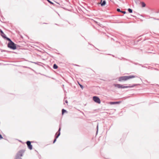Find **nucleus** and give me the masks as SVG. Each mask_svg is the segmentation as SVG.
<instances>
[{
    "label": "nucleus",
    "mask_w": 159,
    "mask_h": 159,
    "mask_svg": "<svg viewBox=\"0 0 159 159\" xmlns=\"http://www.w3.org/2000/svg\"><path fill=\"white\" fill-rule=\"evenodd\" d=\"M150 18L153 19L154 20H159V19H157V18H155L154 17H150Z\"/></svg>",
    "instance_id": "aec40b11"
},
{
    "label": "nucleus",
    "mask_w": 159,
    "mask_h": 159,
    "mask_svg": "<svg viewBox=\"0 0 159 159\" xmlns=\"http://www.w3.org/2000/svg\"><path fill=\"white\" fill-rule=\"evenodd\" d=\"M139 84H133L132 85L130 86V84H129V86H124L123 85V89L126 88H133L136 85H139Z\"/></svg>",
    "instance_id": "0eeeda50"
},
{
    "label": "nucleus",
    "mask_w": 159,
    "mask_h": 159,
    "mask_svg": "<svg viewBox=\"0 0 159 159\" xmlns=\"http://www.w3.org/2000/svg\"><path fill=\"white\" fill-rule=\"evenodd\" d=\"M117 11H118V12H121L124 14H125L126 13V12L125 11H121L120 9L119 8H117Z\"/></svg>",
    "instance_id": "9b49d317"
},
{
    "label": "nucleus",
    "mask_w": 159,
    "mask_h": 159,
    "mask_svg": "<svg viewBox=\"0 0 159 159\" xmlns=\"http://www.w3.org/2000/svg\"><path fill=\"white\" fill-rule=\"evenodd\" d=\"M128 11L129 13H131L133 12V10L130 8H128Z\"/></svg>",
    "instance_id": "dca6fc26"
},
{
    "label": "nucleus",
    "mask_w": 159,
    "mask_h": 159,
    "mask_svg": "<svg viewBox=\"0 0 159 159\" xmlns=\"http://www.w3.org/2000/svg\"><path fill=\"white\" fill-rule=\"evenodd\" d=\"M25 150L21 149L20 150L16 153L14 159H22L21 157H22L25 152Z\"/></svg>",
    "instance_id": "f03ea898"
},
{
    "label": "nucleus",
    "mask_w": 159,
    "mask_h": 159,
    "mask_svg": "<svg viewBox=\"0 0 159 159\" xmlns=\"http://www.w3.org/2000/svg\"><path fill=\"white\" fill-rule=\"evenodd\" d=\"M53 69H56L58 68V66L56 64H53Z\"/></svg>",
    "instance_id": "4468645a"
},
{
    "label": "nucleus",
    "mask_w": 159,
    "mask_h": 159,
    "mask_svg": "<svg viewBox=\"0 0 159 159\" xmlns=\"http://www.w3.org/2000/svg\"><path fill=\"white\" fill-rule=\"evenodd\" d=\"M1 34L2 36L4 39H6L8 41H10V39H9V38H8L7 37H6V36L5 34L3 33V32H2V31L1 30Z\"/></svg>",
    "instance_id": "6e6552de"
},
{
    "label": "nucleus",
    "mask_w": 159,
    "mask_h": 159,
    "mask_svg": "<svg viewBox=\"0 0 159 159\" xmlns=\"http://www.w3.org/2000/svg\"><path fill=\"white\" fill-rule=\"evenodd\" d=\"M55 25H58V24H55Z\"/></svg>",
    "instance_id": "bb28decb"
},
{
    "label": "nucleus",
    "mask_w": 159,
    "mask_h": 159,
    "mask_svg": "<svg viewBox=\"0 0 159 159\" xmlns=\"http://www.w3.org/2000/svg\"><path fill=\"white\" fill-rule=\"evenodd\" d=\"M79 84L80 87H81V88L82 89H83L84 88V86L82 84Z\"/></svg>",
    "instance_id": "412c9836"
},
{
    "label": "nucleus",
    "mask_w": 159,
    "mask_h": 159,
    "mask_svg": "<svg viewBox=\"0 0 159 159\" xmlns=\"http://www.w3.org/2000/svg\"><path fill=\"white\" fill-rule=\"evenodd\" d=\"M18 45L12 41L11 40V49L14 50L16 49L17 47H18Z\"/></svg>",
    "instance_id": "7ed1b4c3"
},
{
    "label": "nucleus",
    "mask_w": 159,
    "mask_h": 159,
    "mask_svg": "<svg viewBox=\"0 0 159 159\" xmlns=\"http://www.w3.org/2000/svg\"><path fill=\"white\" fill-rule=\"evenodd\" d=\"M57 138H55V139L53 140V143H54L57 140Z\"/></svg>",
    "instance_id": "4be33fe9"
},
{
    "label": "nucleus",
    "mask_w": 159,
    "mask_h": 159,
    "mask_svg": "<svg viewBox=\"0 0 159 159\" xmlns=\"http://www.w3.org/2000/svg\"><path fill=\"white\" fill-rule=\"evenodd\" d=\"M62 115H63L65 113L67 112V111L66 110L64 109H62L61 110Z\"/></svg>",
    "instance_id": "ddd939ff"
},
{
    "label": "nucleus",
    "mask_w": 159,
    "mask_h": 159,
    "mask_svg": "<svg viewBox=\"0 0 159 159\" xmlns=\"http://www.w3.org/2000/svg\"><path fill=\"white\" fill-rule=\"evenodd\" d=\"M7 46L8 48H10V42L8 43Z\"/></svg>",
    "instance_id": "5701e85b"
},
{
    "label": "nucleus",
    "mask_w": 159,
    "mask_h": 159,
    "mask_svg": "<svg viewBox=\"0 0 159 159\" xmlns=\"http://www.w3.org/2000/svg\"><path fill=\"white\" fill-rule=\"evenodd\" d=\"M61 130V127L60 126H59V128L58 129V131L57 132V133L56 134L55 136V137L56 138H57L60 135L61 133H60V131Z\"/></svg>",
    "instance_id": "423d86ee"
},
{
    "label": "nucleus",
    "mask_w": 159,
    "mask_h": 159,
    "mask_svg": "<svg viewBox=\"0 0 159 159\" xmlns=\"http://www.w3.org/2000/svg\"><path fill=\"white\" fill-rule=\"evenodd\" d=\"M65 102L66 103H68V101L67 100H66L65 101Z\"/></svg>",
    "instance_id": "393cba45"
},
{
    "label": "nucleus",
    "mask_w": 159,
    "mask_h": 159,
    "mask_svg": "<svg viewBox=\"0 0 159 159\" xmlns=\"http://www.w3.org/2000/svg\"><path fill=\"white\" fill-rule=\"evenodd\" d=\"M93 100L94 102L98 103L100 104L101 103V101L100 98L97 96H93Z\"/></svg>",
    "instance_id": "20e7f679"
},
{
    "label": "nucleus",
    "mask_w": 159,
    "mask_h": 159,
    "mask_svg": "<svg viewBox=\"0 0 159 159\" xmlns=\"http://www.w3.org/2000/svg\"><path fill=\"white\" fill-rule=\"evenodd\" d=\"M75 65L76 66H79L78 65Z\"/></svg>",
    "instance_id": "a878e982"
},
{
    "label": "nucleus",
    "mask_w": 159,
    "mask_h": 159,
    "mask_svg": "<svg viewBox=\"0 0 159 159\" xmlns=\"http://www.w3.org/2000/svg\"><path fill=\"white\" fill-rule=\"evenodd\" d=\"M19 141L20 142H21V141H20V140H19Z\"/></svg>",
    "instance_id": "7c9ffc66"
},
{
    "label": "nucleus",
    "mask_w": 159,
    "mask_h": 159,
    "mask_svg": "<svg viewBox=\"0 0 159 159\" xmlns=\"http://www.w3.org/2000/svg\"><path fill=\"white\" fill-rule=\"evenodd\" d=\"M31 62V63H34L36 64H37L38 65H39V63H40V62H32V61H30Z\"/></svg>",
    "instance_id": "6ab92c4d"
},
{
    "label": "nucleus",
    "mask_w": 159,
    "mask_h": 159,
    "mask_svg": "<svg viewBox=\"0 0 159 159\" xmlns=\"http://www.w3.org/2000/svg\"><path fill=\"white\" fill-rule=\"evenodd\" d=\"M47 1H48V2H49L51 4L53 5L54 3L52 2V1H50V0H47Z\"/></svg>",
    "instance_id": "f3484780"
},
{
    "label": "nucleus",
    "mask_w": 159,
    "mask_h": 159,
    "mask_svg": "<svg viewBox=\"0 0 159 159\" xmlns=\"http://www.w3.org/2000/svg\"><path fill=\"white\" fill-rule=\"evenodd\" d=\"M106 4V1L105 0H103L101 3V6H103L105 5Z\"/></svg>",
    "instance_id": "f8f14e48"
},
{
    "label": "nucleus",
    "mask_w": 159,
    "mask_h": 159,
    "mask_svg": "<svg viewBox=\"0 0 159 159\" xmlns=\"http://www.w3.org/2000/svg\"><path fill=\"white\" fill-rule=\"evenodd\" d=\"M137 77L134 75L122 76L119 77L118 78V81L120 82L126 81L130 79L134 78Z\"/></svg>",
    "instance_id": "f257e3e1"
},
{
    "label": "nucleus",
    "mask_w": 159,
    "mask_h": 159,
    "mask_svg": "<svg viewBox=\"0 0 159 159\" xmlns=\"http://www.w3.org/2000/svg\"><path fill=\"white\" fill-rule=\"evenodd\" d=\"M3 138L1 135L0 134V139H1Z\"/></svg>",
    "instance_id": "b1692460"
},
{
    "label": "nucleus",
    "mask_w": 159,
    "mask_h": 159,
    "mask_svg": "<svg viewBox=\"0 0 159 159\" xmlns=\"http://www.w3.org/2000/svg\"><path fill=\"white\" fill-rule=\"evenodd\" d=\"M121 102L120 101L118 102H110V104L111 105H114L116 104H119Z\"/></svg>",
    "instance_id": "9d476101"
},
{
    "label": "nucleus",
    "mask_w": 159,
    "mask_h": 159,
    "mask_svg": "<svg viewBox=\"0 0 159 159\" xmlns=\"http://www.w3.org/2000/svg\"><path fill=\"white\" fill-rule=\"evenodd\" d=\"M111 39H112V40H114L113 39H112V38H111Z\"/></svg>",
    "instance_id": "c756f323"
},
{
    "label": "nucleus",
    "mask_w": 159,
    "mask_h": 159,
    "mask_svg": "<svg viewBox=\"0 0 159 159\" xmlns=\"http://www.w3.org/2000/svg\"><path fill=\"white\" fill-rule=\"evenodd\" d=\"M31 142L29 141L26 142V143L27 145V147L29 149L31 150L32 149V145L31 144Z\"/></svg>",
    "instance_id": "39448f33"
},
{
    "label": "nucleus",
    "mask_w": 159,
    "mask_h": 159,
    "mask_svg": "<svg viewBox=\"0 0 159 159\" xmlns=\"http://www.w3.org/2000/svg\"><path fill=\"white\" fill-rule=\"evenodd\" d=\"M142 66V67H144V66ZM144 67H146V68L147 67H145V66H144Z\"/></svg>",
    "instance_id": "cd10ccee"
},
{
    "label": "nucleus",
    "mask_w": 159,
    "mask_h": 159,
    "mask_svg": "<svg viewBox=\"0 0 159 159\" xmlns=\"http://www.w3.org/2000/svg\"><path fill=\"white\" fill-rule=\"evenodd\" d=\"M114 85L115 87L119 89H123V85L119 84H114Z\"/></svg>",
    "instance_id": "1a4fd4ad"
},
{
    "label": "nucleus",
    "mask_w": 159,
    "mask_h": 159,
    "mask_svg": "<svg viewBox=\"0 0 159 159\" xmlns=\"http://www.w3.org/2000/svg\"><path fill=\"white\" fill-rule=\"evenodd\" d=\"M98 124L97 126V131H96V134H97L98 131Z\"/></svg>",
    "instance_id": "a211bd4d"
},
{
    "label": "nucleus",
    "mask_w": 159,
    "mask_h": 159,
    "mask_svg": "<svg viewBox=\"0 0 159 159\" xmlns=\"http://www.w3.org/2000/svg\"><path fill=\"white\" fill-rule=\"evenodd\" d=\"M141 3L142 5V7H144L146 6V4L143 2H141Z\"/></svg>",
    "instance_id": "2eb2a0df"
},
{
    "label": "nucleus",
    "mask_w": 159,
    "mask_h": 159,
    "mask_svg": "<svg viewBox=\"0 0 159 159\" xmlns=\"http://www.w3.org/2000/svg\"><path fill=\"white\" fill-rule=\"evenodd\" d=\"M108 54V55H111V54Z\"/></svg>",
    "instance_id": "c85d7f7f"
}]
</instances>
